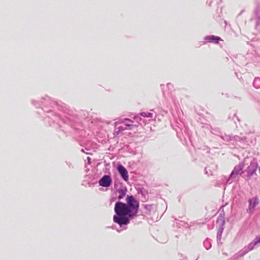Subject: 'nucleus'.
<instances>
[{
    "label": "nucleus",
    "instance_id": "obj_1",
    "mask_svg": "<svg viewBox=\"0 0 260 260\" xmlns=\"http://www.w3.org/2000/svg\"><path fill=\"white\" fill-rule=\"evenodd\" d=\"M126 204L121 202L115 203L113 221L120 226L127 225L130 222V218L136 216L139 207V202L133 196H127Z\"/></svg>",
    "mask_w": 260,
    "mask_h": 260
},
{
    "label": "nucleus",
    "instance_id": "obj_2",
    "mask_svg": "<svg viewBox=\"0 0 260 260\" xmlns=\"http://www.w3.org/2000/svg\"><path fill=\"white\" fill-rule=\"evenodd\" d=\"M112 183V179L108 175H104L99 181V184L103 187H109Z\"/></svg>",
    "mask_w": 260,
    "mask_h": 260
},
{
    "label": "nucleus",
    "instance_id": "obj_3",
    "mask_svg": "<svg viewBox=\"0 0 260 260\" xmlns=\"http://www.w3.org/2000/svg\"><path fill=\"white\" fill-rule=\"evenodd\" d=\"M118 170L121 175L122 178L125 180L127 181L128 179V173L126 169L122 165L118 166Z\"/></svg>",
    "mask_w": 260,
    "mask_h": 260
},
{
    "label": "nucleus",
    "instance_id": "obj_4",
    "mask_svg": "<svg viewBox=\"0 0 260 260\" xmlns=\"http://www.w3.org/2000/svg\"><path fill=\"white\" fill-rule=\"evenodd\" d=\"M205 39L209 42L215 41L216 43H218V42L221 40L220 37L213 35L207 36L205 37Z\"/></svg>",
    "mask_w": 260,
    "mask_h": 260
},
{
    "label": "nucleus",
    "instance_id": "obj_5",
    "mask_svg": "<svg viewBox=\"0 0 260 260\" xmlns=\"http://www.w3.org/2000/svg\"><path fill=\"white\" fill-rule=\"evenodd\" d=\"M258 204V202L256 199H252L249 201V210H253L255 206Z\"/></svg>",
    "mask_w": 260,
    "mask_h": 260
},
{
    "label": "nucleus",
    "instance_id": "obj_6",
    "mask_svg": "<svg viewBox=\"0 0 260 260\" xmlns=\"http://www.w3.org/2000/svg\"><path fill=\"white\" fill-rule=\"evenodd\" d=\"M118 192L119 193V196L118 197L119 200L122 199L125 196L126 192L123 189H119Z\"/></svg>",
    "mask_w": 260,
    "mask_h": 260
},
{
    "label": "nucleus",
    "instance_id": "obj_7",
    "mask_svg": "<svg viewBox=\"0 0 260 260\" xmlns=\"http://www.w3.org/2000/svg\"><path fill=\"white\" fill-rule=\"evenodd\" d=\"M141 115L144 117H150V118H151L152 117V113H149V112H142L141 113Z\"/></svg>",
    "mask_w": 260,
    "mask_h": 260
},
{
    "label": "nucleus",
    "instance_id": "obj_8",
    "mask_svg": "<svg viewBox=\"0 0 260 260\" xmlns=\"http://www.w3.org/2000/svg\"><path fill=\"white\" fill-rule=\"evenodd\" d=\"M224 222V218L223 217L220 215L218 216L217 219V222L218 223H223Z\"/></svg>",
    "mask_w": 260,
    "mask_h": 260
},
{
    "label": "nucleus",
    "instance_id": "obj_9",
    "mask_svg": "<svg viewBox=\"0 0 260 260\" xmlns=\"http://www.w3.org/2000/svg\"><path fill=\"white\" fill-rule=\"evenodd\" d=\"M125 126H127V127H129V129H132L134 127H138V126L137 125H131V124H126Z\"/></svg>",
    "mask_w": 260,
    "mask_h": 260
},
{
    "label": "nucleus",
    "instance_id": "obj_10",
    "mask_svg": "<svg viewBox=\"0 0 260 260\" xmlns=\"http://www.w3.org/2000/svg\"><path fill=\"white\" fill-rule=\"evenodd\" d=\"M260 242V238L256 242H254L253 243H251L250 244H249V246H251V245H252L253 246H255L256 244H257L258 243H259Z\"/></svg>",
    "mask_w": 260,
    "mask_h": 260
},
{
    "label": "nucleus",
    "instance_id": "obj_11",
    "mask_svg": "<svg viewBox=\"0 0 260 260\" xmlns=\"http://www.w3.org/2000/svg\"><path fill=\"white\" fill-rule=\"evenodd\" d=\"M124 120L128 121H132L131 119L128 118H125Z\"/></svg>",
    "mask_w": 260,
    "mask_h": 260
},
{
    "label": "nucleus",
    "instance_id": "obj_12",
    "mask_svg": "<svg viewBox=\"0 0 260 260\" xmlns=\"http://www.w3.org/2000/svg\"><path fill=\"white\" fill-rule=\"evenodd\" d=\"M119 130H124V129H126V128H123L122 127H119Z\"/></svg>",
    "mask_w": 260,
    "mask_h": 260
},
{
    "label": "nucleus",
    "instance_id": "obj_13",
    "mask_svg": "<svg viewBox=\"0 0 260 260\" xmlns=\"http://www.w3.org/2000/svg\"><path fill=\"white\" fill-rule=\"evenodd\" d=\"M255 170H253V171L250 173V175H253V174L255 173Z\"/></svg>",
    "mask_w": 260,
    "mask_h": 260
},
{
    "label": "nucleus",
    "instance_id": "obj_14",
    "mask_svg": "<svg viewBox=\"0 0 260 260\" xmlns=\"http://www.w3.org/2000/svg\"><path fill=\"white\" fill-rule=\"evenodd\" d=\"M259 172L260 173V167L259 168Z\"/></svg>",
    "mask_w": 260,
    "mask_h": 260
}]
</instances>
